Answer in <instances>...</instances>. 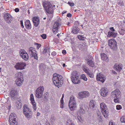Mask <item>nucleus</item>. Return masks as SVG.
<instances>
[{"mask_svg": "<svg viewBox=\"0 0 125 125\" xmlns=\"http://www.w3.org/2000/svg\"><path fill=\"white\" fill-rule=\"evenodd\" d=\"M108 44L110 48L113 50H116L117 49V43L115 39L113 38L109 40Z\"/></svg>", "mask_w": 125, "mask_h": 125, "instance_id": "nucleus-1", "label": "nucleus"}, {"mask_svg": "<svg viewBox=\"0 0 125 125\" xmlns=\"http://www.w3.org/2000/svg\"><path fill=\"white\" fill-rule=\"evenodd\" d=\"M31 110L28 107L27 105L25 104L23 107V112L26 117L28 119L31 117V115L30 113Z\"/></svg>", "mask_w": 125, "mask_h": 125, "instance_id": "nucleus-2", "label": "nucleus"}, {"mask_svg": "<svg viewBox=\"0 0 125 125\" xmlns=\"http://www.w3.org/2000/svg\"><path fill=\"white\" fill-rule=\"evenodd\" d=\"M44 88L43 86H41L37 88L36 90V96L37 98H40L43 96Z\"/></svg>", "mask_w": 125, "mask_h": 125, "instance_id": "nucleus-3", "label": "nucleus"}, {"mask_svg": "<svg viewBox=\"0 0 125 125\" xmlns=\"http://www.w3.org/2000/svg\"><path fill=\"white\" fill-rule=\"evenodd\" d=\"M3 17L6 22L10 24L13 20V17L9 13L4 12Z\"/></svg>", "mask_w": 125, "mask_h": 125, "instance_id": "nucleus-4", "label": "nucleus"}, {"mask_svg": "<svg viewBox=\"0 0 125 125\" xmlns=\"http://www.w3.org/2000/svg\"><path fill=\"white\" fill-rule=\"evenodd\" d=\"M26 65V63L23 62H18L16 63L14 67L17 70H22L24 69Z\"/></svg>", "mask_w": 125, "mask_h": 125, "instance_id": "nucleus-5", "label": "nucleus"}, {"mask_svg": "<svg viewBox=\"0 0 125 125\" xmlns=\"http://www.w3.org/2000/svg\"><path fill=\"white\" fill-rule=\"evenodd\" d=\"M61 25V23L58 21L54 22L52 29L53 32L54 33H56L58 32V28H60Z\"/></svg>", "mask_w": 125, "mask_h": 125, "instance_id": "nucleus-6", "label": "nucleus"}, {"mask_svg": "<svg viewBox=\"0 0 125 125\" xmlns=\"http://www.w3.org/2000/svg\"><path fill=\"white\" fill-rule=\"evenodd\" d=\"M53 8L48 10L46 11L47 13V15L48 17L47 20V21H50L53 17L54 11Z\"/></svg>", "mask_w": 125, "mask_h": 125, "instance_id": "nucleus-7", "label": "nucleus"}, {"mask_svg": "<svg viewBox=\"0 0 125 125\" xmlns=\"http://www.w3.org/2000/svg\"><path fill=\"white\" fill-rule=\"evenodd\" d=\"M120 92L119 90L117 89L112 93L111 97L113 98H120Z\"/></svg>", "mask_w": 125, "mask_h": 125, "instance_id": "nucleus-8", "label": "nucleus"}, {"mask_svg": "<svg viewBox=\"0 0 125 125\" xmlns=\"http://www.w3.org/2000/svg\"><path fill=\"white\" fill-rule=\"evenodd\" d=\"M53 82L54 84L56 86L59 88L61 86L62 84L58 79H52Z\"/></svg>", "mask_w": 125, "mask_h": 125, "instance_id": "nucleus-9", "label": "nucleus"}, {"mask_svg": "<svg viewBox=\"0 0 125 125\" xmlns=\"http://www.w3.org/2000/svg\"><path fill=\"white\" fill-rule=\"evenodd\" d=\"M83 104H81L79 105V108L77 111L76 114L80 115H83L85 113V111L83 108Z\"/></svg>", "mask_w": 125, "mask_h": 125, "instance_id": "nucleus-10", "label": "nucleus"}, {"mask_svg": "<svg viewBox=\"0 0 125 125\" xmlns=\"http://www.w3.org/2000/svg\"><path fill=\"white\" fill-rule=\"evenodd\" d=\"M93 58L92 56L90 57V58H87L86 59V60L87 61V64L89 65L90 66L92 67H93L94 66V62L93 59Z\"/></svg>", "mask_w": 125, "mask_h": 125, "instance_id": "nucleus-11", "label": "nucleus"}, {"mask_svg": "<svg viewBox=\"0 0 125 125\" xmlns=\"http://www.w3.org/2000/svg\"><path fill=\"white\" fill-rule=\"evenodd\" d=\"M46 66L44 63H41L39 66L40 72L42 74H43L45 70Z\"/></svg>", "mask_w": 125, "mask_h": 125, "instance_id": "nucleus-12", "label": "nucleus"}, {"mask_svg": "<svg viewBox=\"0 0 125 125\" xmlns=\"http://www.w3.org/2000/svg\"><path fill=\"white\" fill-rule=\"evenodd\" d=\"M100 93L101 95L103 97H105L108 94V91L106 88H102L101 89Z\"/></svg>", "mask_w": 125, "mask_h": 125, "instance_id": "nucleus-13", "label": "nucleus"}, {"mask_svg": "<svg viewBox=\"0 0 125 125\" xmlns=\"http://www.w3.org/2000/svg\"><path fill=\"white\" fill-rule=\"evenodd\" d=\"M32 21L35 27H37L40 23L39 19L38 17H35L33 18Z\"/></svg>", "mask_w": 125, "mask_h": 125, "instance_id": "nucleus-14", "label": "nucleus"}, {"mask_svg": "<svg viewBox=\"0 0 125 125\" xmlns=\"http://www.w3.org/2000/svg\"><path fill=\"white\" fill-rule=\"evenodd\" d=\"M69 106L70 110L73 111L77 107V104L76 102L69 103Z\"/></svg>", "mask_w": 125, "mask_h": 125, "instance_id": "nucleus-15", "label": "nucleus"}, {"mask_svg": "<svg viewBox=\"0 0 125 125\" xmlns=\"http://www.w3.org/2000/svg\"><path fill=\"white\" fill-rule=\"evenodd\" d=\"M30 100L31 102L33 105V109L34 110H36V103L35 101L33 95L32 94L31 95Z\"/></svg>", "mask_w": 125, "mask_h": 125, "instance_id": "nucleus-16", "label": "nucleus"}, {"mask_svg": "<svg viewBox=\"0 0 125 125\" xmlns=\"http://www.w3.org/2000/svg\"><path fill=\"white\" fill-rule=\"evenodd\" d=\"M115 69L118 72H120L122 68V65L121 64H115L114 66Z\"/></svg>", "mask_w": 125, "mask_h": 125, "instance_id": "nucleus-17", "label": "nucleus"}, {"mask_svg": "<svg viewBox=\"0 0 125 125\" xmlns=\"http://www.w3.org/2000/svg\"><path fill=\"white\" fill-rule=\"evenodd\" d=\"M43 5L45 11L48 10L53 8L51 4H48L46 2H43Z\"/></svg>", "mask_w": 125, "mask_h": 125, "instance_id": "nucleus-18", "label": "nucleus"}, {"mask_svg": "<svg viewBox=\"0 0 125 125\" xmlns=\"http://www.w3.org/2000/svg\"><path fill=\"white\" fill-rule=\"evenodd\" d=\"M117 35V33L116 32H111L109 31L108 33L107 37H111L112 38H115Z\"/></svg>", "mask_w": 125, "mask_h": 125, "instance_id": "nucleus-19", "label": "nucleus"}, {"mask_svg": "<svg viewBox=\"0 0 125 125\" xmlns=\"http://www.w3.org/2000/svg\"><path fill=\"white\" fill-rule=\"evenodd\" d=\"M16 118L17 116L14 113H11L9 116V121H16Z\"/></svg>", "mask_w": 125, "mask_h": 125, "instance_id": "nucleus-20", "label": "nucleus"}, {"mask_svg": "<svg viewBox=\"0 0 125 125\" xmlns=\"http://www.w3.org/2000/svg\"><path fill=\"white\" fill-rule=\"evenodd\" d=\"M17 92L16 90H12L10 91V94L11 97L14 98L16 97Z\"/></svg>", "mask_w": 125, "mask_h": 125, "instance_id": "nucleus-21", "label": "nucleus"}, {"mask_svg": "<svg viewBox=\"0 0 125 125\" xmlns=\"http://www.w3.org/2000/svg\"><path fill=\"white\" fill-rule=\"evenodd\" d=\"M100 107L101 111H105L107 110V107L105 104L104 102L100 104Z\"/></svg>", "mask_w": 125, "mask_h": 125, "instance_id": "nucleus-22", "label": "nucleus"}, {"mask_svg": "<svg viewBox=\"0 0 125 125\" xmlns=\"http://www.w3.org/2000/svg\"><path fill=\"white\" fill-rule=\"evenodd\" d=\"M23 80V79H17L15 82L17 85L20 86L22 85Z\"/></svg>", "mask_w": 125, "mask_h": 125, "instance_id": "nucleus-23", "label": "nucleus"}, {"mask_svg": "<svg viewBox=\"0 0 125 125\" xmlns=\"http://www.w3.org/2000/svg\"><path fill=\"white\" fill-rule=\"evenodd\" d=\"M101 58L104 61H105L106 62L109 61V59L107 57L106 55L104 53H102L101 54Z\"/></svg>", "mask_w": 125, "mask_h": 125, "instance_id": "nucleus-24", "label": "nucleus"}, {"mask_svg": "<svg viewBox=\"0 0 125 125\" xmlns=\"http://www.w3.org/2000/svg\"><path fill=\"white\" fill-rule=\"evenodd\" d=\"M80 74L76 71H75L72 73L71 77L73 78H78Z\"/></svg>", "mask_w": 125, "mask_h": 125, "instance_id": "nucleus-25", "label": "nucleus"}, {"mask_svg": "<svg viewBox=\"0 0 125 125\" xmlns=\"http://www.w3.org/2000/svg\"><path fill=\"white\" fill-rule=\"evenodd\" d=\"M25 26L28 29H30L31 28V25L29 20L26 21L25 23Z\"/></svg>", "mask_w": 125, "mask_h": 125, "instance_id": "nucleus-26", "label": "nucleus"}, {"mask_svg": "<svg viewBox=\"0 0 125 125\" xmlns=\"http://www.w3.org/2000/svg\"><path fill=\"white\" fill-rule=\"evenodd\" d=\"M80 30L77 27H74L72 28V31L74 34H76L78 33L79 31Z\"/></svg>", "mask_w": 125, "mask_h": 125, "instance_id": "nucleus-27", "label": "nucleus"}, {"mask_svg": "<svg viewBox=\"0 0 125 125\" xmlns=\"http://www.w3.org/2000/svg\"><path fill=\"white\" fill-rule=\"evenodd\" d=\"M50 48L49 47H48L47 46H46L44 47V49L43 50V51L42 52V53L43 54H46V53H49V55H50Z\"/></svg>", "mask_w": 125, "mask_h": 125, "instance_id": "nucleus-28", "label": "nucleus"}, {"mask_svg": "<svg viewBox=\"0 0 125 125\" xmlns=\"http://www.w3.org/2000/svg\"><path fill=\"white\" fill-rule=\"evenodd\" d=\"M28 52L31 55H32L33 54H34L35 52H36L37 51L35 50V49L32 47H30L28 50Z\"/></svg>", "mask_w": 125, "mask_h": 125, "instance_id": "nucleus-29", "label": "nucleus"}, {"mask_svg": "<svg viewBox=\"0 0 125 125\" xmlns=\"http://www.w3.org/2000/svg\"><path fill=\"white\" fill-rule=\"evenodd\" d=\"M94 101L93 100H91L89 103V107L91 109H93L95 106Z\"/></svg>", "mask_w": 125, "mask_h": 125, "instance_id": "nucleus-30", "label": "nucleus"}, {"mask_svg": "<svg viewBox=\"0 0 125 125\" xmlns=\"http://www.w3.org/2000/svg\"><path fill=\"white\" fill-rule=\"evenodd\" d=\"M83 69L84 72L87 74L89 73L90 71L88 68L86 66L83 65Z\"/></svg>", "mask_w": 125, "mask_h": 125, "instance_id": "nucleus-31", "label": "nucleus"}, {"mask_svg": "<svg viewBox=\"0 0 125 125\" xmlns=\"http://www.w3.org/2000/svg\"><path fill=\"white\" fill-rule=\"evenodd\" d=\"M80 79H71L72 82L76 84L78 83H80Z\"/></svg>", "mask_w": 125, "mask_h": 125, "instance_id": "nucleus-32", "label": "nucleus"}, {"mask_svg": "<svg viewBox=\"0 0 125 125\" xmlns=\"http://www.w3.org/2000/svg\"><path fill=\"white\" fill-rule=\"evenodd\" d=\"M76 116L77 118H76V119H78L80 122L82 123L83 121V117L80 115H79L78 114H76Z\"/></svg>", "mask_w": 125, "mask_h": 125, "instance_id": "nucleus-33", "label": "nucleus"}, {"mask_svg": "<svg viewBox=\"0 0 125 125\" xmlns=\"http://www.w3.org/2000/svg\"><path fill=\"white\" fill-rule=\"evenodd\" d=\"M107 110L105 111H102V113L104 117L106 118H107L108 116V112L107 111Z\"/></svg>", "mask_w": 125, "mask_h": 125, "instance_id": "nucleus-34", "label": "nucleus"}, {"mask_svg": "<svg viewBox=\"0 0 125 125\" xmlns=\"http://www.w3.org/2000/svg\"><path fill=\"white\" fill-rule=\"evenodd\" d=\"M52 78L56 77V78H62V77L61 75H60L56 73H55L53 74Z\"/></svg>", "mask_w": 125, "mask_h": 125, "instance_id": "nucleus-35", "label": "nucleus"}, {"mask_svg": "<svg viewBox=\"0 0 125 125\" xmlns=\"http://www.w3.org/2000/svg\"><path fill=\"white\" fill-rule=\"evenodd\" d=\"M76 102L74 97L73 95H71L70 97V100L69 103H73Z\"/></svg>", "mask_w": 125, "mask_h": 125, "instance_id": "nucleus-36", "label": "nucleus"}, {"mask_svg": "<svg viewBox=\"0 0 125 125\" xmlns=\"http://www.w3.org/2000/svg\"><path fill=\"white\" fill-rule=\"evenodd\" d=\"M96 78H104L103 75L101 73H97Z\"/></svg>", "mask_w": 125, "mask_h": 125, "instance_id": "nucleus-37", "label": "nucleus"}, {"mask_svg": "<svg viewBox=\"0 0 125 125\" xmlns=\"http://www.w3.org/2000/svg\"><path fill=\"white\" fill-rule=\"evenodd\" d=\"M16 77L17 78H23V74L21 72L18 73Z\"/></svg>", "mask_w": 125, "mask_h": 125, "instance_id": "nucleus-38", "label": "nucleus"}, {"mask_svg": "<svg viewBox=\"0 0 125 125\" xmlns=\"http://www.w3.org/2000/svg\"><path fill=\"white\" fill-rule=\"evenodd\" d=\"M83 92L84 95L85 96V98L88 97L89 96L90 93L86 91H83Z\"/></svg>", "mask_w": 125, "mask_h": 125, "instance_id": "nucleus-39", "label": "nucleus"}, {"mask_svg": "<svg viewBox=\"0 0 125 125\" xmlns=\"http://www.w3.org/2000/svg\"><path fill=\"white\" fill-rule=\"evenodd\" d=\"M78 38L80 40H85V37H84L83 35H79L77 36Z\"/></svg>", "mask_w": 125, "mask_h": 125, "instance_id": "nucleus-40", "label": "nucleus"}, {"mask_svg": "<svg viewBox=\"0 0 125 125\" xmlns=\"http://www.w3.org/2000/svg\"><path fill=\"white\" fill-rule=\"evenodd\" d=\"M78 95H79V96L81 98H85V96L84 95V94H83V91H82L79 93Z\"/></svg>", "mask_w": 125, "mask_h": 125, "instance_id": "nucleus-41", "label": "nucleus"}, {"mask_svg": "<svg viewBox=\"0 0 125 125\" xmlns=\"http://www.w3.org/2000/svg\"><path fill=\"white\" fill-rule=\"evenodd\" d=\"M25 55H23L22 56V58L24 59L25 60L27 61V60L29 58V57L28 54L27 53L25 54Z\"/></svg>", "mask_w": 125, "mask_h": 125, "instance_id": "nucleus-42", "label": "nucleus"}, {"mask_svg": "<svg viewBox=\"0 0 125 125\" xmlns=\"http://www.w3.org/2000/svg\"><path fill=\"white\" fill-rule=\"evenodd\" d=\"M73 124V121L70 119H69L67 122L66 124L67 125H70L71 124Z\"/></svg>", "mask_w": 125, "mask_h": 125, "instance_id": "nucleus-43", "label": "nucleus"}, {"mask_svg": "<svg viewBox=\"0 0 125 125\" xmlns=\"http://www.w3.org/2000/svg\"><path fill=\"white\" fill-rule=\"evenodd\" d=\"M10 125H17L18 124L17 123L16 121H9Z\"/></svg>", "mask_w": 125, "mask_h": 125, "instance_id": "nucleus-44", "label": "nucleus"}, {"mask_svg": "<svg viewBox=\"0 0 125 125\" xmlns=\"http://www.w3.org/2000/svg\"><path fill=\"white\" fill-rule=\"evenodd\" d=\"M56 118L53 116H52L50 119L51 121L52 124H54Z\"/></svg>", "mask_w": 125, "mask_h": 125, "instance_id": "nucleus-45", "label": "nucleus"}, {"mask_svg": "<svg viewBox=\"0 0 125 125\" xmlns=\"http://www.w3.org/2000/svg\"><path fill=\"white\" fill-rule=\"evenodd\" d=\"M121 122L125 123V116H123L121 118Z\"/></svg>", "mask_w": 125, "mask_h": 125, "instance_id": "nucleus-46", "label": "nucleus"}, {"mask_svg": "<svg viewBox=\"0 0 125 125\" xmlns=\"http://www.w3.org/2000/svg\"><path fill=\"white\" fill-rule=\"evenodd\" d=\"M37 52L35 53L34 54H33L32 55V56H33L34 59L38 60V57L37 56Z\"/></svg>", "mask_w": 125, "mask_h": 125, "instance_id": "nucleus-47", "label": "nucleus"}, {"mask_svg": "<svg viewBox=\"0 0 125 125\" xmlns=\"http://www.w3.org/2000/svg\"><path fill=\"white\" fill-rule=\"evenodd\" d=\"M37 52L35 53L34 54H33L32 55V56H33L34 59L38 60V57L37 56Z\"/></svg>", "mask_w": 125, "mask_h": 125, "instance_id": "nucleus-48", "label": "nucleus"}, {"mask_svg": "<svg viewBox=\"0 0 125 125\" xmlns=\"http://www.w3.org/2000/svg\"><path fill=\"white\" fill-rule=\"evenodd\" d=\"M35 45H36V48L37 49H39L40 47L41 46V45L40 44L38 43H35Z\"/></svg>", "mask_w": 125, "mask_h": 125, "instance_id": "nucleus-49", "label": "nucleus"}, {"mask_svg": "<svg viewBox=\"0 0 125 125\" xmlns=\"http://www.w3.org/2000/svg\"><path fill=\"white\" fill-rule=\"evenodd\" d=\"M109 29H110V30L109 31H110L111 32H116V31L114 29L113 27L109 28Z\"/></svg>", "mask_w": 125, "mask_h": 125, "instance_id": "nucleus-50", "label": "nucleus"}, {"mask_svg": "<svg viewBox=\"0 0 125 125\" xmlns=\"http://www.w3.org/2000/svg\"><path fill=\"white\" fill-rule=\"evenodd\" d=\"M114 102L115 103H119V102H120L119 101V99L120 98H114Z\"/></svg>", "mask_w": 125, "mask_h": 125, "instance_id": "nucleus-51", "label": "nucleus"}, {"mask_svg": "<svg viewBox=\"0 0 125 125\" xmlns=\"http://www.w3.org/2000/svg\"><path fill=\"white\" fill-rule=\"evenodd\" d=\"M25 53H27V52H25L24 50H21L20 52V55H21V54H25Z\"/></svg>", "mask_w": 125, "mask_h": 125, "instance_id": "nucleus-52", "label": "nucleus"}, {"mask_svg": "<svg viewBox=\"0 0 125 125\" xmlns=\"http://www.w3.org/2000/svg\"><path fill=\"white\" fill-rule=\"evenodd\" d=\"M97 118L99 122H100L102 121V119L101 118V116H97Z\"/></svg>", "mask_w": 125, "mask_h": 125, "instance_id": "nucleus-53", "label": "nucleus"}, {"mask_svg": "<svg viewBox=\"0 0 125 125\" xmlns=\"http://www.w3.org/2000/svg\"><path fill=\"white\" fill-rule=\"evenodd\" d=\"M118 4L121 6H123L124 5V3L123 1H120L119 2H118Z\"/></svg>", "mask_w": 125, "mask_h": 125, "instance_id": "nucleus-54", "label": "nucleus"}, {"mask_svg": "<svg viewBox=\"0 0 125 125\" xmlns=\"http://www.w3.org/2000/svg\"><path fill=\"white\" fill-rule=\"evenodd\" d=\"M96 79L98 81H100L102 83H103L105 81L104 79Z\"/></svg>", "mask_w": 125, "mask_h": 125, "instance_id": "nucleus-55", "label": "nucleus"}, {"mask_svg": "<svg viewBox=\"0 0 125 125\" xmlns=\"http://www.w3.org/2000/svg\"><path fill=\"white\" fill-rule=\"evenodd\" d=\"M122 106L120 105H117L116 106V109L117 110H119L121 109Z\"/></svg>", "mask_w": 125, "mask_h": 125, "instance_id": "nucleus-56", "label": "nucleus"}, {"mask_svg": "<svg viewBox=\"0 0 125 125\" xmlns=\"http://www.w3.org/2000/svg\"><path fill=\"white\" fill-rule=\"evenodd\" d=\"M41 36L43 39H45L46 38L47 36L45 34H43L41 35Z\"/></svg>", "mask_w": 125, "mask_h": 125, "instance_id": "nucleus-57", "label": "nucleus"}, {"mask_svg": "<svg viewBox=\"0 0 125 125\" xmlns=\"http://www.w3.org/2000/svg\"><path fill=\"white\" fill-rule=\"evenodd\" d=\"M89 77L90 78H93L94 77V75L92 73H90L89 72V74H87Z\"/></svg>", "mask_w": 125, "mask_h": 125, "instance_id": "nucleus-58", "label": "nucleus"}, {"mask_svg": "<svg viewBox=\"0 0 125 125\" xmlns=\"http://www.w3.org/2000/svg\"><path fill=\"white\" fill-rule=\"evenodd\" d=\"M80 78H87L85 74H82L81 75Z\"/></svg>", "mask_w": 125, "mask_h": 125, "instance_id": "nucleus-59", "label": "nucleus"}, {"mask_svg": "<svg viewBox=\"0 0 125 125\" xmlns=\"http://www.w3.org/2000/svg\"><path fill=\"white\" fill-rule=\"evenodd\" d=\"M20 23L21 27H22V28H23L24 26L23 24V21L21 20L20 21Z\"/></svg>", "mask_w": 125, "mask_h": 125, "instance_id": "nucleus-60", "label": "nucleus"}, {"mask_svg": "<svg viewBox=\"0 0 125 125\" xmlns=\"http://www.w3.org/2000/svg\"><path fill=\"white\" fill-rule=\"evenodd\" d=\"M56 53L55 52H53L51 53V55L53 56H54L56 54Z\"/></svg>", "mask_w": 125, "mask_h": 125, "instance_id": "nucleus-61", "label": "nucleus"}, {"mask_svg": "<svg viewBox=\"0 0 125 125\" xmlns=\"http://www.w3.org/2000/svg\"><path fill=\"white\" fill-rule=\"evenodd\" d=\"M96 115L97 116H101V113L99 111L97 112Z\"/></svg>", "mask_w": 125, "mask_h": 125, "instance_id": "nucleus-62", "label": "nucleus"}, {"mask_svg": "<svg viewBox=\"0 0 125 125\" xmlns=\"http://www.w3.org/2000/svg\"><path fill=\"white\" fill-rule=\"evenodd\" d=\"M109 125H115V123H113L112 121H110L109 123Z\"/></svg>", "mask_w": 125, "mask_h": 125, "instance_id": "nucleus-63", "label": "nucleus"}, {"mask_svg": "<svg viewBox=\"0 0 125 125\" xmlns=\"http://www.w3.org/2000/svg\"><path fill=\"white\" fill-rule=\"evenodd\" d=\"M15 11L17 12L19 11V9L18 8H16L14 9Z\"/></svg>", "mask_w": 125, "mask_h": 125, "instance_id": "nucleus-64", "label": "nucleus"}]
</instances>
